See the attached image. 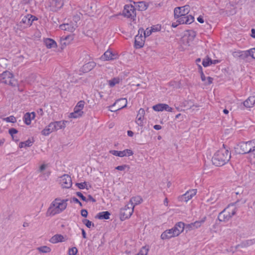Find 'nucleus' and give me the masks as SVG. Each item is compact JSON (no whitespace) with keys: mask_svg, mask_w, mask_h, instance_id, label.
<instances>
[{"mask_svg":"<svg viewBox=\"0 0 255 255\" xmlns=\"http://www.w3.org/2000/svg\"><path fill=\"white\" fill-rule=\"evenodd\" d=\"M223 147L218 150L212 157L213 164L217 166H221L225 165L230 159L231 152L225 147L223 144Z\"/></svg>","mask_w":255,"mask_h":255,"instance_id":"f257e3e1","label":"nucleus"},{"mask_svg":"<svg viewBox=\"0 0 255 255\" xmlns=\"http://www.w3.org/2000/svg\"><path fill=\"white\" fill-rule=\"evenodd\" d=\"M67 199H55L50 204L46 212L47 216H54L63 211L67 207Z\"/></svg>","mask_w":255,"mask_h":255,"instance_id":"f03ea898","label":"nucleus"},{"mask_svg":"<svg viewBox=\"0 0 255 255\" xmlns=\"http://www.w3.org/2000/svg\"><path fill=\"white\" fill-rule=\"evenodd\" d=\"M255 148V140L246 142H241L237 145L236 151L239 154H248L254 150Z\"/></svg>","mask_w":255,"mask_h":255,"instance_id":"7ed1b4c3","label":"nucleus"},{"mask_svg":"<svg viewBox=\"0 0 255 255\" xmlns=\"http://www.w3.org/2000/svg\"><path fill=\"white\" fill-rule=\"evenodd\" d=\"M133 206L128 203L124 208L121 209L120 215L122 220L127 219L131 216L133 212Z\"/></svg>","mask_w":255,"mask_h":255,"instance_id":"20e7f679","label":"nucleus"},{"mask_svg":"<svg viewBox=\"0 0 255 255\" xmlns=\"http://www.w3.org/2000/svg\"><path fill=\"white\" fill-rule=\"evenodd\" d=\"M2 83L10 85L11 86H15L17 84V82L13 78V74L10 72L5 71L3 72Z\"/></svg>","mask_w":255,"mask_h":255,"instance_id":"39448f33","label":"nucleus"},{"mask_svg":"<svg viewBox=\"0 0 255 255\" xmlns=\"http://www.w3.org/2000/svg\"><path fill=\"white\" fill-rule=\"evenodd\" d=\"M190 11V6L188 5H185L181 7H177L174 9V17H179L182 14H188Z\"/></svg>","mask_w":255,"mask_h":255,"instance_id":"423d86ee","label":"nucleus"},{"mask_svg":"<svg viewBox=\"0 0 255 255\" xmlns=\"http://www.w3.org/2000/svg\"><path fill=\"white\" fill-rule=\"evenodd\" d=\"M135 8L132 5H126L123 11V15L128 18H132L135 16Z\"/></svg>","mask_w":255,"mask_h":255,"instance_id":"0eeeda50","label":"nucleus"},{"mask_svg":"<svg viewBox=\"0 0 255 255\" xmlns=\"http://www.w3.org/2000/svg\"><path fill=\"white\" fill-rule=\"evenodd\" d=\"M178 19L177 21L179 24H191L194 20V17L192 15L182 14L180 17H175Z\"/></svg>","mask_w":255,"mask_h":255,"instance_id":"6e6552de","label":"nucleus"},{"mask_svg":"<svg viewBox=\"0 0 255 255\" xmlns=\"http://www.w3.org/2000/svg\"><path fill=\"white\" fill-rule=\"evenodd\" d=\"M127 105V100L126 98H122L116 101V102L112 106L111 108H113L116 105H118L117 109H110V111L113 112H115L119 111L123 108H125Z\"/></svg>","mask_w":255,"mask_h":255,"instance_id":"1a4fd4ad","label":"nucleus"},{"mask_svg":"<svg viewBox=\"0 0 255 255\" xmlns=\"http://www.w3.org/2000/svg\"><path fill=\"white\" fill-rule=\"evenodd\" d=\"M197 190L196 189H192L187 191L185 194L179 196L178 199L182 202H188L189 200L196 195Z\"/></svg>","mask_w":255,"mask_h":255,"instance_id":"9d476101","label":"nucleus"},{"mask_svg":"<svg viewBox=\"0 0 255 255\" xmlns=\"http://www.w3.org/2000/svg\"><path fill=\"white\" fill-rule=\"evenodd\" d=\"M60 183L63 188H69L72 184L71 178L67 174H64L61 177Z\"/></svg>","mask_w":255,"mask_h":255,"instance_id":"9b49d317","label":"nucleus"},{"mask_svg":"<svg viewBox=\"0 0 255 255\" xmlns=\"http://www.w3.org/2000/svg\"><path fill=\"white\" fill-rule=\"evenodd\" d=\"M110 153L114 155L118 156L119 157H124L127 155L130 156L133 154L132 151L128 149H126L123 151L112 150L110 151Z\"/></svg>","mask_w":255,"mask_h":255,"instance_id":"f8f14e48","label":"nucleus"},{"mask_svg":"<svg viewBox=\"0 0 255 255\" xmlns=\"http://www.w3.org/2000/svg\"><path fill=\"white\" fill-rule=\"evenodd\" d=\"M59 27L61 30L73 32L78 27V24L71 21L69 23L61 24Z\"/></svg>","mask_w":255,"mask_h":255,"instance_id":"ddd939ff","label":"nucleus"},{"mask_svg":"<svg viewBox=\"0 0 255 255\" xmlns=\"http://www.w3.org/2000/svg\"><path fill=\"white\" fill-rule=\"evenodd\" d=\"M152 109L155 111H163L164 110L172 112L173 108L170 107L167 104H158L153 106Z\"/></svg>","mask_w":255,"mask_h":255,"instance_id":"4468645a","label":"nucleus"},{"mask_svg":"<svg viewBox=\"0 0 255 255\" xmlns=\"http://www.w3.org/2000/svg\"><path fill=\"white\" fill-rule=\"evenodd\" d=\"M227 211H229L228 209H225L219 213L218 215V220L220 222H226L232 217L230 214H228Z\"/></svg>","mask_w":255,"mask_h":255,"instance_id":"2eb2a0df","label":"nucleus"},{"mask_svg":"<svg viewBox=\"0 0 255 255\" xmlns=\"http://www.w3.org/2000/svg\"><path fill=\"white\" fill-rule=\"evenodd\" d=\"M184 228L185 224L183 222H179L177 223L172 228V230L174 232V234L178 236L183 231Z\"/></svg>","mask_w":255,"mask_h":255,"instance_id":"dca6fc26","label":"nucleus"},{"mask_svg":"<svg viewBox=\"0 0 255 255\" xmlns=\"http://www.w3.org/2000/svg\"><path fill=\"white\" fill-rule=\"evenodd\" d=\"M37 19V18L35 16L31 14H27L22 18L21 22L25 24L27 26H30L32 25L33 21Z\"/></svg>","mask_w":255,"mask_h":255,"instance_id":"f3484780","label":"nucleus"},{"mask_svg":"<svg viewBox=\"0 0 255 255\" xmlns=\"http://www.w3.org/2000/svg\"><path fill=\"white\" fill-rule=\"evenodd\" d=\"M177 237L176 234H174V232L172 230V228L169 230H166L161 235V238L162 240L169 239L171 238Z\"/></svg>","mask_w":255,"mask_h":255,"instance_id":"a211bd4d","label":"nucleus"},{"mask_svg":"<svg viewBox=\"0 0 255 255\" xmlns=\"http://www.w3.org/2000/svg\"><path fill=\"white\" fill-rule=\"evenodd\" d=\"M144 110L142 108H140L138 112L136 120V123L140 127L143 126V120L144 119Z\"/></svg>","mask_w":255,"mask_h":255,"instance_id":"6ab92c4d","label":"nucleus"},{"mask_svg":"<svg viewBox=\"0 0 255 255\" xmlns=\"http://www.w3.org/2000/svg\"><path fill=\"white\" fill-rule=\"evenodd\" d=\"M67 122L65 121H60L51 123V126L53 128L54 131L60 129H62L65 128L66 123Z\"/></svg>","mask_w":255,"mask_h":255,"instance_id":"aec40b11","label":"nucleus"},{"mask_svg":"<svg viewBox=\"0 0 255 255\" xmlns=\"http://www.w3.org/2000/svg\"><path fill=\"white\" fill-rule=\"evenodd\" d=\"M96 65L94 61H91L84 64L81 68L82 71L84 73H87L92 70Z\"/></svg>","mask_w":255,"mask_h":255,"instance_id":"412c9836","label":"nucleus"},{"mask_svg":"<svg viewBox=\"0 0 255 255\" xmlns=\"http://www.w3.org/2000/svg\"><path fill=\"white\" fill-rule=\"evenodd\" d=\"M83 113L84 112L76 105L74 109V112L70 114L69 117L74 119L78 118L81 117Z\"/></svg>","mask_w":255,"mask_h":255,"instance_id":"4be33fe9","label":"nucleus"},{"mask_svg":"<svg viewBox=\"0 0 255 255\" xmlns=\"http://www.w3.org/2000/svg\"><path fill=\"white\" fill-rule=\"evenodd\" d=\"M115 55L111 51L107 50L101 57V59L104 61L113 60L115 59Z\"/></svg>","mask_w":255,"mask_h":255,"instance_id":"5701e85b","label":"nucleus"},{"mask_svg":"<svg viewBox=\"0 0 255 255\" xmlns=\"http://www.w3.org/2000/svg\"><path fill=\"white\" fill-rule=\"evenodd\" d=\"M64 241V237L62 235L59 234H56L53 236L49 240L50 242L52 244H56L58 242H62Z\"/></svg>","mask_w":255,"mask_h":255,"instance_id":"b1692460","label":"nucleus"},{"mask_svg":"<svg viewBox=\"0 0 255 255\" xmlns=\"http://www.w3.org/2000/svg\"><path fill=\"white\" fill-rule=\"evenodd\" d=\"M255 104V96H250L244 102L246 108L252 107Z\"/></svg>","mask_w":255,"mask_h":255,"instance_id":"393cba45","label":"nucleus"},{"mask_svg":"<svg viewBox=\"0 0 255 255\" xmlns=\"http://www.w3.org/2000/svg\"><path fill=\"white\" fill-rule=\"evenodd\" d=\"M144 41L142 39L141 36L136 35L135 37L134 47L136 48H140L143 47Z\"/></svg>","mask_w":255,"mask_h":255,"instance_id":"a878e982","label":"nucleus"},{"mask_svg":"<svg viewBox=\"0 0 255 255\" xmlns=\"http://www.w3.org/2000/svg\"><path fill=\"white\" fill-rule=\"evenodd\" d=\"M142 202V199L141 197L137 196L132 197L129 202V204H132L133 208L135 205L140 204Z\"/></svg>","mask_w":255,"mask_h":255,"instance_id":"bb28decb","label":"nucleus"},{"mask_svg":"<svg viewBox=\"0 0 255 255\" xmlns=\"http://www.w3.org/2000/svg\"><path fill=\"white\" fill-rule=\"evenodd\" d=\"M73 38L74 36L72 35L62 37L61 39V44L62 46L68 45L70 42L73 40Z\"/></svg>","mask_w":255,"mask_h":255,"instance_id":"cd10ccee","label":"nucleus"},{"mask_svg":"<svg viewBox=\"0 0 255 255\" xmlns=\"http://www.w3.org/2000/svg\"><path fill=\"white\" fill-rule=\"evenodd\" d=\"M44 43L48 48H51L57 46L56 42L54 40L50 38H47L44 41Z\"/></svg>","mask_w":255,"mask_h":255,"instance_id":"c85d7f7f","label":"nucleus"},{"mask_svg":"<svg viewBox=\"0 0 255 255\" xmlns=\"http://www.w3.org/2000/svg\"><path fill=\"white\" fill-rule=\"evenodd\" d=\"M110 213L108 211H104L102 212H100L98 213L96 216V218H98L99 219H109L110 218Z\"/></svg>","mask_w":255,"mask_h":255,"instance_id":"c756f323","label":"nucleus"},{"mask_svg":"<svg viewBox=\"0 0 255 255\" xmlns=\"http://www.w3.org/2000/svg\"><path fill=\"white\" fill-rule=\"evenodd\" d=\"M53 131H54V130L53 128L51 126V123L41 131V133L44 135H48Z\"/></svg>","mask_w":255,"mask_h":255,"instance_id":"7c9ffc66","label":"nucleus"},{"mask_svg":"<svg viewBox=\"0 0 255 255\" xmlns=\"http://www.w3.org/2000/svg\"><path fill=\"white\" fill-rule=\"evenodd\" d=\"M32 119H32V117L31 116V114L29 113H26L25 114L23 118L24 123L27 125H30Z\"/></svg>","mask_w":255,"mask_h":255,"instance_id":"2f4dec72","label":"nucleus"},{"mask_svg":"<svg viewBox=\"0 0 255 255\" xmlns=\"http://www.w3.org/2000/svg\"><path fill=\"white\" fill-rule=\"evenodd\" d=\"M37 250H38L40 253H50L51 251L50 248L46 246L38 247L37 248Z\"/></svg>","mask_w":255,"mask_h":255,"instance_id":"473e14b6","label":"nucleus"},{"mask_svg":"<svg viewBox=\"0 0 255 255\" xmlns=\"http://www.w3.org/2000/svg\"><path fill=\"white\" fill-rule=\"evenodd\" d=\"M226 209H229V211H227V213L232 217L236 213L237 210L234 205H229Z\"/></svg>","mask_w":255,"mask_h":255,"instance_id":"72a5a7b5","label":"nucleus"},{"mask_svg":"<svg viewBox=\"0 0 255 255\" xmlns=\"http://www.w3.org/2000/svg\"><path fill=\"white\" fill-rule=\"evenodd\" d=\"M120 82V79L118 77L114 78L108 81L109 86L111 87H114L116 84H119Z\"/></svg>","mask_w":255,"mask_h":255,"instance_id":"f704fd0d","label":"nucleus"},{"mask_svg":"<svg viewBox=\"0 0 255 255\" xmlns=\"http://www.w3.org/2000/svg\"><path fill=\"white\" fill-rule=\"evenodd\" d=\"M51 4L54 5L55 6H56V7L55 8H51V10L53 11L57 10L59 8H60L61 7L62 5L60 2L57 0H52L51 2Z\"/></svg>","mask_w":255,"mask_h":255,"instance_id":"c9c22d12","label":"nucleus"},{"mask_svg":"<svg viewBox=\"0 0 255 255\" xmlns=\"http://www.w3.org/2000/svg\"><path fill=\"white\" fill-rule=\"evenodd\" d=\"M206 217H204L201 220L197 221L194 223H192L193 226L194 227V229H197L199 228L201 225L205 221Z\"/></svg>","mask_w":255,"mask_h":255,"instance_id":"e433bc0d","label":"nucleus"},{"mask_svg":"<svg viewBox=\"0 0 255 255\" xmlns=\"http://www.w3.org/2000/svg\"><path fill=\"white\" fill-rule=\"evenodd\" d=\"M240 59L242 60H246L247 59L250 55V50L246 51H241Z\"/></svg>","mask_w":255,"mask_h":255,"instance_id":"4c0bfd02","label":"nucleus"},{"mask_svg":"<svg viewBox=\"0 0 255 255\" xmlns=\"http://www.w3.org/2000/svg\"><path fill=\"white\" fill-rule=\"evenodd\" d=\"M32 141H31L30 140L28 139L24 142H21L19 144V147L22 148L24 147H29L32 145Z\"/></svg>","mask_w":255,"mask_h":255,"instance_id":"58836bf2","label":"nucleus"},{"mask_svg":"<svg viewBox=\"0 0 255 255\" xmlns=\"http://www.w3.org/2000/svg\"><path fill=\"white\" fill-rule=\"evenodd\" d=\"M138 7L139 10H145L147 8V5L144 1H139L138 2Z\"/></svg>","mask_w":255,"mask_h":255,"instance_id":"ea45409f","label":"nucleus"},{"mask_svg":"<svg viewBox=\"0 0 255 255\" xmlns=\"http://www.w3.org/2000/svg\"><path fill=\"white\" fill-rule=\"evenodd\" d=\"M187 32L188 35L189 39L190 40H193L196 35L195 31L192 30H189L187 31Z\"/></svg>","mask_w":255,"mask_h":255,"instance_id":"a19ab883","label":"nucleus"},{"mask_svg":"<svg viewBox=\"0 0 255 255\" xmlns=\"http://www.w3.org/2000/svg\"><path fill=\"white\" fill-rule=\"evenodd\" d=\"M249 159L252 163H255V148L249 155Z\"/></svg>","mask_w":255,"mask_h":255,"instance_id":"79ce46f5","label":"nucleus"},{"mask_svg":"<svg viewBox=\"0 0 255 255\" xmlns=\"http://www.w3.org/2000/svg\"><path fill=\"white\" fill-rule=\"evenodd\" d=\"M9 133L12 137L13 140H15V141H18V139H14V134H16L18 132V130L14 128H11L8 130Z\"/></svg>","mask_w":255,"mask_h":255,"instance_id":"37998d69","label":"nucleus"},{"mask_svg":"<svg viewBox=\"0 0 255 255\" xmlns=\"http://www.w3.org/2000/svg\"><path fill=\"white\" fill-rule=\"evenodd\" d=\"M211 64H212V60L210 58H208L207 59H203L202 61V65L204 67H207Z\"/></svg>","mask_w":255,"mask_h":255,"instance_id":"c03bdc74","label":"nucleus"},{"mask_svg":"<svg viewBox=\"0 0 255 255\" xmlns=\"http://www.w3.org/2000/svg\"><path fill=\"white\" fill-rule=\"evenodd\" d=\"M82 222L86 225V226L88 228H90L92 226L93 227H94V223H92L91 221H89L87 219H83L82 220Z\"/></svg>","mask_w":255,"mask_h":255,"instance_id":"a18cd8bd","label":"nucleus"},{"mask_svg":"<svg viewBox=\"0 0 255 255\" xmlns=\"http://www.w3.org/2000/svg\"><path fill=\"white\" fill-rule=\"evenodd\" d=\"M78 252V250L76 247H73L69 249V255H76Z\"/></svg>","mask_w":255,"mask_h":255,"instance_id":"49530a36","label":"nucleus"},{"mask_svg":"<svg viewBox=\"0 0 255 255\" xmlns=\"http://www.w3.org/2000/svg\"><path fill=\"white\" fill-rule=\"evenodd\" d=\"M148 251V250L146 249L145 247H142V249L140 251V252L136 255H147Z\"/></svg>","mask_w":255,"mask_h":255,"instance_id":"de8ad7c7","label":"nucleus"},{"mask_svg":"<svg viewBox=\"0 0 255 255\" xmlns=\"http://www.w3.org/2000/svg\"><path fill=\"white\" fill-rule=\"evenodd\" d=\"M4 120L7 122H10L12 123H15L16 121L15 118L13 116H11L5 118Z\"/></svg>","mask_w":255,"mask_h":255,"instance_id":"09e8293b","label":"nucleus"},{"mask_svg":"<svg viewBox=\"0 0 255 255\" xmlns=\"http://www.w3.org/2000/svg\"><path fill=\"white\" fill-rule=\"evenodd\" d=\"M154 27H151V29H148V28H147L146 30L144 31V36L145 37L149 36L151 34L152 31H154Z\"/></svg>","mask_w":255,"mask_h":255,"instance_id":"8fccbe9b","label":"nucleus"},{"mask_svg":"<svg viewBox=\"0 0 255 255\" xmlns=\"http://www.w3.org/2000/svg\"><path fill=\"white\" fill-rule=\"evenodd\" d=\"M126 168H128V169L129 168V166L128 165L125 164L123 165L118 166L116 167V169L123 171Z\"/></svg>","mask_w":255,"mask_h":255,"instance_id":"3c124183","label":"nucleus"},{"mask_svg":"<svg viewBox=\"0 0 255 255\" xmlns=\"http://www.w3.org/2000/svg\"><path fill=\"white\" fill-rule=\"evenodd\" d=\"M87 184V183L86 182H82V183H76V186L80 189H83L85 188H86V185Z\"/></svg>","mask_w":255,"mask_h":255,"instance_id":"603ef678","label":"nucleus"},{"mask_svg":"<svg viewBox=\"0 0 255 255\" xmlns=\"http://www.w3.org/2000/svg\"><path fill=\"white\" fill-rule=\"evenodd\" d=\"M85 105V102L84 101H80L77 104L78 107L82 111Z\"/></svg>","mask_w":255,"mask_h":255,"instance_id":"864d4df0","label":"nucleus"},{"mask_svg":"<svg viewBox=\"0 0 255 255\" xmlns=\"http://www.w3.org/2000/svg\"><path fill=\"white\" fill-rule=\"evenodd\" d=\"M184 229H185L186 230V232H188V231H190L191 230L194 229V227L193 226L192 223L185 225Z\"/></svg>","mask_w":255,"mask_h":255,"instance_id":"5fc2aeb1","label":"nucleus"},{"mask_svg":"<svg viewBox=\"0 0 255 255\" xmlns=\"http://www.w3.org/2000/svg\"><path fill=\"white\" fill-rule=\"evenodd\" d=\"M76 195L83 201H87V198L80 192H76Z\"/></svg>","mask_w":255,"mask_h":255,"instance_id":"6e6d98bb","label":"nucleus"},{"mask_svg":"<svg viewBox=\"0 0 255 255\" xmlns=\"http://www.w3.org/2000/svg\"><path fill=\"white\" fill-rule=\"evenodd\" d=\"M241 53V51H235L233 53V56L235 58H239L240 59Z\"/></svg>","mask_w":255,"mask_h":255,"instance_id":"4d7b16f0","label":"nucleus"},{"mask_svg":"<svg viewBox=\"0 0 255 255\" xmlns=\"http://www.w3.org/2000/svg\"><path fill=\"white\" fill-rule=\"evenodd\" d=\"M81 215L84 217H87L88 216V211L86 209H82L81 211Z\"/></svg>","mask_w":255,"mask_h":255,"instance_id":"13d9d810","label":"nucleus"},{"mask_svg":"<svg viewBox=\"0 0 255 255\" xmlns=\"http://www.w3.org/2000/svg\"><path fill=\"white\" fill-rule=\"evenodd\" d=\"M249 50L251 56L255 59V48L251 49Z\"/></svg>","mask_w":255,"mask_h":255,"instance_id":"bf43d9fd","label":"nucleus"},{"mask_svg":"<svg viewBox=\"0 0 255 255\" xmlns=\"http://www.w3.org/2000/svg\"><path fill=\"white\" fill-rule=\"evenodd\" d=\"M207 81L205 82L206 85H210L213 82V79L210 77H208L207 78Z\"/></svg>","mask_w":255,"mask_h":255,"instance_id":"052dcab7","label":"nucleus"},{"mask_svg":"<svg viewBox=\"0 0 255 255\" xmlns=\"http://www.w3.org/2000/svg\"><path fill=\"white\" fill-rule=\"evenodd\" d=\"M91 201L93 202H95L96 201V199H94L91 195H89L88 196V198H87V201Z\"/></svg>","mask_w":255,"mask_h":255,"instance_id":"680f3d73","label":"nucleus"},{"mask_svg":"<svg viewBox=\"0 0 255 255\" xmlns=\"http://www.w3.org/2000/svg\"><path fill=\"white\" fill-rule=\"evenodd\" d=\"M200 74H201V78L202 81L205 82L206 81V77L205 75L203 73V71H200Z\"/></svg>","mask_w":255,"mask_h":255,"instance_id":"e2e57ef3","label":"nucleus"},{"mask_svg":"<svg viewBox=\"0 0 255 255\" xmlns=\"http://www.w3.org/2000/svg\"><path fill=\"white\" fill-rule=\"evenodd\" d=\"M80 20V17L78 16H74L73 17V21L74 23H76L77 24V21Z\"/></svg>","mask_w":255,"mask_h":255,"instance_id":"0e129e2a","label":"nucleus"},{"mask_svg":"<svg viewBox=\"0 0 255 255\" xmlns=\"http://www.w3.org/2000/svg\"><path fill=\"white\" fill-rule=\"evenodd\" d=\"M251 36L255 38V29L254 28H252L251 30Z\"/></svg>","mask_w":255,"mask_h":255,"instance_id":"69168bd1","label":"nucleus"},{"mask_svg":"<svg viewBox=\"0 0 255 255\" xmlns=\"http://www.w3.org/2000/svg\"><path fill=\"white\" fill-rule=\"evenodd\" d=\"M153 128L156 130H159L161 129L162 127L160 125H156L153 126Z\"/></svg>","mask_w":255,"mask_h":255,"instance_id":"338daca9","label":"nucleus"},{"mask_svg":"<svg viewBox=\"0 0 255 255\" xmlns=\"http://www.w3.org/2000/svg\"><path fill=\"white\" fill-rule=\"evenodd\" d=\"M46 168V165L45 164H42L40 166L39 170L40 172L43 171Z\"/></svg>","mask_w":255,"mask_h":255,"instance_id":"774afa93","label":"nucleus"}]
</instances>
